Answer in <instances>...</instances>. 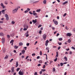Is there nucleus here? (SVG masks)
I'll return each instance as SVG.
<instances>
[{"label": "nucleus", "mask_w": 75, "mask_h": 75, "mask_svg": "<svg viewBox=\"0 0 75 75\" xmlns=\"http://www.w3.org/2000/svg\"><path fill=\"white\" fill-rule=\"evenodd\" d=\"M30 11V9L29 8H28L25 11V13H28V11Z\"/></svg>", "instance_id": "nucleus-5"}, {"label": "nucleus", "mask_w": 75, "mask_h": 75, "mask_svg": "<svg viewBox=\"0 0 75 75\" xmlns=\"http://www.w3.org/2000/svg\"><path fill=\"white\" fill-rule=\"evenodd\" d=\"M48 42H49V41H48V40H47L46 41V42L45 44V45L46 47L47 46V45H48Z\"/></svg>", "instance_id": "nucleus-7"}, {"label": "nucleus", "mask_w": 75, "mask_h": 75, "mask_svg": "<svg viewBox=\"0 0 75 75\" xmlns=\"http://www.w3.org/2000/svg\"><path fill=\"white\" fill-rule=\"evenodd\" d=\"M28 57H29V56H27L26 57V58H25V59H28Z\"/></svg>", "instance_id": "nucleus-58"}, {"label": "nucleus", "mask_w": 75, "mask_h": 75, "mask_svg": "<svg viewBox=\"0 0 75 75\" xmlns=\"http://www.w3.org/2000/svg\"><path fill=\"white\" fill-rule=\"evenodd\" d=\"M42 71H40V74L41 75V74H42Z\"/></svg>", "instance_id": "nucleus-63"}, {"label": "nucleus", "mask_w": 75, "mask_h": 75, "mask_svg": "<svg viewBox=\"0 0 75 75\" xmlns=\"http://www.w3.org/2000/svg\"><path fill=\"white\" fill-rule=\"evenodd\" d=\"M39 63H42V60H40L39 61Z\"/></svg>", "instance_id": "nucleus-36"}, {"label": "nucleus", "mask_w": 75, "mask_h": 75, "mask_svg": "<svg viewBox=\"0 0 75 75\" xmlns=\"http://www.w3.org/2000/svg\"><path fill=\"white\" fill-rule=\"evenodd\" d=\"M41 11V9H38L36 10V12H40Z\"/></svg>", "instance_id": "nucleus-21"}, {"label": "nucleus", "mask_w": 75, "mask_h": 75, "mask_svg": "<svg viewBox=\"0 0 75 75\" xmlns=\"http://www.w3.org/2000/svg\"><path fill=\"white\" fill-rule=\"evenodd\" d=\"M59 41H62V38H59Z\"/></svg>", "instance_id": "nucleus-33"}, {"label": "nucleus", "mask_w": 75, "mask_h": 75, "mask_svg": "<svg viewBox=\"0 0 75 75\" xmlns=\"http://www.w3.org/2000/svg\"><path fill=\"white\" fill-rule=\"evenodd\" d=\"M46 0H44L43 1V3H44V4H46Z\"/></svg>", "instance_id": "nucleus-22"}, {"label": "nucleus", "mask_w": 75, "mask_h": 75, "mask_svg": "<svg viewBox=\"0 0 75 75\" xmlns=\"http://www.w3.org/2000/svg\"><path fill=\"white\" fill-rule=\"evenodd\" d=\"M29 45H30V43H28L26 44L27 46H29Z\"/></svg>", "instance_id": "nucleus-54"}, {"label": "nucleus", "mask_w": 75, "mask_h": 75, "mask_svg": "<svg viewBox=\"0 0 75 75\" xmlns=\"http://www.w3.org/2000/svg\"><path fill=\"white\" fill-rule=\"evenodd\" d=\"M8 57V55H6V56L4 58V59H7V58Z\"/></svg>", "instance_id": "nucleus-17"}, {"label": "nucleus", "mask_w": 75, "mask_h": 75, "mask_svg": "<svg viewBox=\"0 0 75 75\" xmlns=\"http://www.w3.org/2000/svg\"><path fill=\"white\" fill-rule=\"evenodd\" d=\"M67 35L68 37H71L72 35V34L70 33H68L67 34Z\"/></svg>", "instance_id": "nucleus-6"}, {"label": "nucleus", "mask_w": 75, "mask_h": 75, "mask_svg": "<svg viewBox=\"0 0 75 75\" xmlns=\"http://www.w3.org/2000/svg\"><path fill=\"white\" fill-rule=\"evenodd\" d=\"M64 64V63H60V65L61 66H63V64Z\"/></svg>", "instance_id": "nucleus-43"}, {"label": "nucleus", "mask_w": 75, "mask_h": 75, "mask_svg": "<svg viewBox=\"0 0 75 75\" xmlns=\"http://www.w3.org/2000/svg\"><path fill=\"white\" fill-rule=\"evenodd\" d=\"M25 35H26V37H28V36H29V35L28 34V31H27L26 33H25Z\"/></svg>", "instance_id": "nucleus-10"}, {"label": "nucleus", "mask_w": 75, "mask_h": 75, "mask_svg": "<svg viewBox=\"0 0 75 75\" xmlns=\"http://www.w3.org/2000/svg\"><path fill=\"white\" fill-rule=\"evenodd\" d=\"M56 54H57L56 56V57L57 58V57H58V53L57 52H56Z\"/></svg>", "instance_id": "nucleus-20"}, {"label": "nucleus", "mask_w": 75, "mask_h": 75, "mask_svg": "<svg viewBox=\"0 0 75 75\" xmlns=\"http://www.w3.org/2000/svg\"><path fill=\"white\" fill-rule=\"evenodd\" d=\"M5 11V10L4 9H3L1 11V12L3 14H4V12Z\"/></svg>", "instance_id": "nucleus-24"}, {"label": "nucleus", "mask_w": 75, "mask_h": 75, "mask_svg": "<svg viewBox=\"0 0 75 75\" xmlns=\"http://www.w3.org/2000/svg\"><path fill=\"white\" fill-rule=\"evenodd\" d=\"M18 8H16V9H15L13 10L12 11L13 13H16L17 11V10H18Z\"/></svg>", "instance_id": "nucleus-1"}, {"label": "nucleus", "mask_w": 75, "mask_h": 75, "mask_svg": "<svg viewBox=\"0 0 75 75\" xmlns=\"http://www.w3.org/2000/svg\"><path fill=\"white\" fill-rule=\"evenodd\" d=\"M6 49H5L3 50V51L4 53H5V52H6Z\"/></svg>", "instance_id": "nucleus-29"}, {"label": "nucleus", "mask_w": 75, "mask_h": 75, "mask_svg": "<svg viewBox=\"0 0 75 75\" xmlns=\"http://www.w3.org/2000/svg\"><path fill=\"white\" fill-rule=\"evenodd\" d=\"M65 29H66V30H68V28H67V26H66L65 27Z\"/></svg>", "instance_id": "nucleus-62"}, {"label": "nucleus", "mask_w": 75, "mask_h": 75, "mask_svg": "<svg viewBox=\"0 0 75 75\" xmlns=\"http://www.w3.org/2000/svg\"><path fill=\"white\" fill-rule=\"evenodd\" d=\"M19 45H23V43H22V42H20L19 43Z\"/></svg>", "instance_id": "nucleus-31"}, {"label": "nucleus", "mask_w": 75, "mask_h": 75, "mask_svg": "<svg viewBox=\"0 0 75 75\" xmlns=\"http://www.w3.org/2000/svg\"><path fill=\"white\" fill-rule=\"evenodd\" d=\"M53 71H55V68H53Z\"/></svg>", "instance_id": "nucleus-60"}, {"label": "nucleus", "mask_w": 75, "mask_h": 75, "mask_svg": "<svg viewBox=\"0 0 75 75\" xmlns=\"http://www.w3.org/2000/svg\"><path fill=\"white\" fill-rule=\"evenodd\" d=\"M5 16L6 18V20H8V19H9L8 18V16L7 14H6L5 15Z\"/></svg>", "instance_id": "nucleus-3"}, {"label": "nucleus", "mask_w": 75, "mask_h": 75, "mask_svg": "<svg viewBox=\"0 0 75 75\" xmlns=\"http://www.w3.org/2000/svg\"><path fill=\"white\" fill-rule=\"evenodd\" d=\"M32 56H35V53L32 54Z\"/></svg>", "instance_id": "nucleus-46"}, {"label": "nucleus", "mask_w": 75, "mask_h": 75, "mask_svg": "<svg viewBox=\"0 0 75 75\" xmlns=\"http://www.w3.org/2000/svg\"><path fill=\"white\" fill-rule=\"evenodd\" d=\"M13 41H14V40H11V41L10 42V44H11V43H13Z\"/></svg>", "instance_id": "nucleus-38"}, {"label": "nucleus", "mask_w": 75, "mask_h": 75, "mask_svg": "<svg viewBox=\"0 0 75 75\" xmlns=\"http://www.w3.org/2000/svg\"><path fill=\"white\" fill-rule=\"evenodd\" d=\"M67 3H68V1H66L65 2L63 3V5H64L65 4H67Z\"/></svg>", "instance_id": "nucleus-19"}, {"label": "nucleus", "mask_w": 75, "mask_h": 75, "mask_svg": "<svg viewBox=\"0 0 75 75\" xmlns=\"http://www.w3.org/2000/svg\"><path fill=\"white\" fill-rule=\"evenodd\" d=\"M64 59L66 61H67L68 60V59L67 58V57H64Z\"/></svg>", "instance_id": "nucleus-16"}, {"label": "nucleus", "mask_w": 75, "mask_h": 75, "mask_svg": "<svg viewBox=\"0 0 75 75\" xmlns=\"http://www.w3.org/2000/svg\"><path fill=\"white\" fill-rule=\"evenodd\" d=\"M20 68H18L17 69H16V71H19V70H20Z\"/></svg>", "instance_id": "nucleus-35"}, {"label": "nucleus", "mask_w": 75, "mask_h": 75, "mask_svg": "<svg viewBox=\"0 0 75 75\" xmlns=\"http://www.w3.org/2000/svg\"><path fill=\"white\" fill-rule=\"evenodd\" d=\"M33 14L34 16H37V13H33Z\"/></svg>", "instance_id": "nucleus-32"}, {"label": "nucleus", "mask_w": 75, "mask_h": 75, "mask_svg": "<svg viewBox=\"0 0 75 75\" xmlns=\"http://www.w3.org/2000/svg\"><path fill=\"white\" fill-rule=\"evenodd\" d=\"M13 48H14L15 49H16V50L18 48V46H17V45H16L14 46L13 47Z\"/></svg>", "instance_id": "nucleus-12"}, {"label": "nucleus", "mask_w": 75, "mask_h": 75, "mask_svg": "<svg viewBox=\"0 0 75 75\" xmlns=\"http://www.w3.org/2000/svg\"><path fill=\"white\" fill-rule=\"evenodd\" d=\"M25 52V50H22V54H24V53Z\"/></svg>", "instance_id": "nucleus-27"}, {"label": "nucleus", "mask_w": 75, "mask_h": 75, "mask_svg": "<svg viewBox=\"0 0 75 75\" xmlns=\"http://www.w3.org/2000/svg\"><path fill=\"white\" fill-rule=\"evenodd\" d=\"M38 42L37 41H36L35 42V43L34 45H36V44H37V43Z\"/></svg>", "instance_id": "nucleus-53"}, {"label": "nucleus", "mask_w": 75, "mask_h": 75, "mask_svg": "<svg viewBox=\"0 0 75 75\" xmlns=\"http://www.w3.org/2000/svg\"><path fill=\"white\" fill-rule=\"evenodd\" d=\"M40 56H38L37 57V59H39V58H40Z\"/></svg>", "instance_id": "nucleus-64"}, {"label": "nucleus", "mask_w": 75, "mask_h": 75, "mask_svg": "<svg viewBox=\"0 0 75 75\" xmlns=\"http://www.w3.org/2000/svg\"><path fill=\"white\" fill-rule=\"evenodd\" d=\"M3 33H0V36H3Z\"/></svg>", "instance_id": "nucleus-23"}, {"label": "nucleus", "mask_w": 75, "mask_h": 75, "mask_svg": "<svg viewBox=\"0 0 75 75\" xmlns=\"http://www.w3.org/2000/svg\"><path fill=\"white\" fill-rule=\"evenodd\" d=\"M11 70L12 73H13V72H14V67H12L11 68Z\"/></svg>", "instance_id": "nucleus-8"}, {"label": "nucleus", "mask_w": 75, "mask_h": 75, "mask_svg": "<svg viewBox=\"0 0 75 75\" xmlns=\"http://www.w3.org/2000/svg\"><path fill=\"white\" fill-rule=\"evenodd\" d=\"M27 30V28H24L23 29V30L24 31H26V30Z\"/></svg>", "instance_id": "nucleus-47"}, {"label": "nucleus", "mask_w": 75, "mask_h": 75, "mask_svg": "<svg viewBox=\"0 0 75 75\" xmlns=\"http://www.w3.org/2000/svg\"><path fill=\"white\" fill-rule=\"evenodd\" d=\"M73 32H75V28L73 29Z\"/></svg>", "instance_id": "nucleus-59"}, {"label": "nucleus", "mask_w": 75, "mask_h": 75, "mask_svg": "<svg viewBox=\"0 0 75 75\" xmlns=\"http://www.w3.org/2000/svg\"><path fill=\"white\" fill-rule=\"evenodd\" d=\"M72 49H73V50H75V48L74 47H71Z\"/></svg>", "instance_id": "nucleus-52"}, {"label": "nucleus", "mask_w": 75, "mask_h": 75, "mask_svg": "<svg viewBox=\"0 0 75 75\" xmlns=\"http://www.w3.org/2000/svg\"><path fill=\"white\" fill-rule=\"evenodd\" d=\"M32 22L33 23V24H35V23H36L37 22V19H36L35 20H33L32 21Z\"/></svg>", "instance_id": "nucleus-11"}, {"label": "nucleus", "mask_w": 75, "mask_h": 75, "mask_svg": "<svg viewBox=\"0 0 75 75\" xmlns=\"http://www.w3.org/2000/svg\"><path fill=\"white\" fill-rule=\"evenodd\" d=\"M41 71H42V72H44V71H46V70H45V69H42Z\"/></svg>", "instance_id": "nucleus-28"}, {"label": "nucleus", "mask_w": 75, "mask_h": 75, "mask_svg": "<svg viewBox=\"0 0 75 75\" xmlns=\"http://www.w3.org/2000/svg\"><path fill=\"white\" fill-rule=\"evenodd\" d=\"M18 74L20 75H23L24 74V73L23 71H19L18 73Z\"/></svg>", "instance_id": "nucleus-2"}, {"label": "nucleus", "mask_w": 75, "mask_h": 75, "mask_svg": "<svg viewBox=\"0 0 75 75\" xmlns=\"http://www.w3.org/2000/svg\"><path fill=\"white\" fill-rule=\"evenodd\" d=\"M66 15H67V13H64V14L63 15V17H65Z\"/></svg>", "instance_id": "nucleus-44"}, {"label": "nucleus", "mask_w": 75, "mask_h": 75, "mask_svg": "<svg viewBox=\"0 0 75 75\" xmlns=\"http://www.w3.org/2000/svg\"><path fill=\"white\" fill-rule=\"evenodd\" d=\"M57 59H58V58H56L54 59V61L55 62H56L57 61Z\"/></svg>", "instance_id": "nucleus-30"}, {"label": "nucleus", "mask_w": 75, "mask_h": 75, "mask_svg": "<svg viewBox=\"0 0 75 75\" xmlns=\"http://www.w3.org/2000/svg\"><path fill=\"white\" fill-rule=\"evenodd\" d=\"M52 62H53L52 61H51L50 62V63H49L50 64V65H51V63H52Z\"/></svg>", "instance_id": "nucleus-51"}, {"label": "nucleus", "mask_w": 75, "mask_h": 75, "mask_svg": "<svg viewBox=\"0 0 75 75\" xmlns=\"http://www.w3.org/2000/svg\"><path fill=\"white\" fill-rule=\"evenodd\" d=\"M58 44H59V45H61V44H62V43H60L59 42L58 43Z\"/></svg>", "instance_id": "nucleus-41"}, {"label": "nucleus", "mask_w": 75, "mask_h": 75, "mask_svg": "<svg viewBox=\"0 0 75 75\" xmlns=\"http://www.w3.org/2000/svg\"><path fill=\"white\" fill-rule=\"evenodd\" d=\"M15 23V22L14 21H12L11 22V23L12 24H14V23Z\"/></svg>", "instance_id": "nucleus-40"}, {"label": "nucleus", "mask_w": 75, "mask_h": 75, "mask_svg": "<svg viewBox=\"0 0 75 75\" xmlns=\"http://www.w3.org/2000/svg\"><path fill=\"white\" fill-rule=\"evenodd\" d=\"M16 67H17L18 66V62H16Z\"/></svg>", "instance_id": "nucleus-13"}, {"label": "nucleus", "mask_w": 75, "mask_h": 75, "mask_svg": "<svg viewBox=\"0 0 75 75\" xmlns=\"http://www.w3.org/2000/svg\"><path fill=\"white\" fill-rule=\"evenodd\" d=\"M47 37V35H46L44 34L43 35V38L44 39V40H46V38Z\"/></svg>", "instance_id": "nucleus-4"}, {"label": "nucleus", "mask_w": 75, "mask_h": 75, "mask_svg": "<svg viewBox=\"0 0 75 75\" xmlns=\"http://www.w3.org/2000/svg\"><path fill=\"white\" fill-rule=\"evenodd\" d=\"M40 55H42V51H40Z\"/></svg>", "instance_id": "nucleus-25"}, {"label": "nucleus", "mask_w": 75, "mask_h": 75, "mask_svg": "<svg viewBox=\"0 0 75 75\" xmlns=\"http://www.w3.org/2000/svg\"><path fill=\"white\" fill-rule=\"evenodd\" d=\"M14 35V33H12L11 34V37H13Z\"/></svg>", "instance_id": "nucleus-37"}, {"label": "nucleus", "mask_w": 75, "mask_h": 75, "mask_svg": "<svg viewBox=\"0 0 75 75\" xmlns=\"http://www.w3.org/2000/svg\"><path fill=\"white\" fill-rule=\"evenodd\" d=\"M38 1H36L35 2H34L33 1H31V3H33V4H35V3H38Z\"/></svg>", "instance_id": "nucleus-14"}, {"label": "nucleus", "mask_w": 75, "mask_h": 75, "mask_svg": "<svg viewBox=\"0 0 75 75\" xmlns=\"http://www.w3.org/2000/svg\"><path fill=\"white\" fill-rule=\"evenodd\" d=\"M54 24L56 25H57L58 24V21H54Z\"/></svg>", "instance_id": "nucleus-18"}, {"label": "nucleus", "mask_w": 75, "mask_h": 75, "mask_svg": "<svg viewBox=\"0 0 75 75\" xmlns=\"http://www.w3.org/2000/svg\"><path fill=\"white\" fill-rule=\"evenodd\" d=\"M38 67H40L41 66V64H39L38 65Z\"/></svg>", "instance_id": "nucleus-55"}, {"label": "nucleus", "mask_w": 75, "mask_h": 75, "mask_svg": "<svg viewBox=\"0 0 75 75\" xmlns=\"http://www.w3.org/2000/svg\"><path fill=\"white\" fill-rule=\"evenodd\" d=\"M28 25H24V28H28Z\"/></svg>", "instance_id": "nucleus-15"}, {"label": "nucleus", "mask_w": 75, "mask_h": 75, "mask_svg": "<svg viewBox=\"0 0 75 75\" xmlns=\"http://www.w3.org/2000/svg\"><path fill=\"white\" fill-rule=\"evenodd\" d=\"M45 65H44L43 66V69H45Z\"/></svg>", "instance_id": "nucleus-45"}, {"label": "nucleus", "mask_w": 75, "mask_h": 75, "mask_svg": "<svg viewBox=\"0 0 75 75\" xmlns=\"http://www.w3.org/2000/svg\"><path fill=\"white\" fill-rule=\"evenodd\" d=\"M29 13H30V14H33V13H32L31 11H29Z\"/></svg>", "instance_id": "nucleus-57"}, {"label": "nucleus", "mask_w": 75, "mask_h": 75, "mask_svg": "<svg viewBox=\"0 0 75 75\" xmlns=\"http://www.w3.org/2000/svg\"><path fill=\"white\" fill-rule=\"evenodd\" d=\"M46 50H49V47H46Z\"/></svg>", "instance_id": "nucleus-56"}, {"label": "nucleus", "mask_w": 75, "mask_h": 75, "mask_svg": "<svg viewBox=\"0 0 75 75\" xmlns=\"http://www.w3.org/2000/svg\"><path fill=\"white\" fill-rule=\"evenodd\" d=\"M1 6L2 7L4 6V5H3V3H1Z\"/></svg>", "instance_id": "nucleus-50"}, {"label": "nucleus", "mask_w": 75, "mask_h": 75, "mask_svg": "<svg viewBox=\"0 0 75 75\" xmlns=\"http://www.w3.org/2000/svg\"><path fill=\"white\" fill-rule=\"evenodd\" d=\"M2 43H4V42H5V38H2Z\"/></svg>", "instance_id": "nucleus-9"}, {"label": "nucleus", "mask_w": 75, "mask_h": 75, "mask_svg": "<svg viewBox=\"0 0 75 75\" xmlns=\"http://www.w3.org/2000/svg\"><path fill=\"white\" fill-rule=\"evenodd\" d=\"M13 59H12L10 61V62H11L13 61Z\"/></svg>", "instance_id": "nucleus-48"}, {"label": "nucleus", "mask_w": 75, "mask_h": 75, "mask_svg": "<svg viewBox=\"0 0 75 75\" xmlns=\"http://www.w3.org/2000/svg\"><path fill=\"white\" fill-rule=\"evenodd\" d=\"M68 42H69V43H70L71 42V41L70 39H69L68 40Z\"/></svg>", "instance_id": "nucleus-34"}, {"label": "nucleus", "mask_w": 75, "mask_h": 75, "mask_svg": "<svg viewBox=\"0 0 75 75\" xmlns=\"http://www.w3.org/2000/svg\"><path fill=\"white\" fill-rule=\"evenodd\" d=\"M58 35H59V33H58L57 34L56 36H57V37H58Z\"/></svg>", "instance_id": "nucleus-61"}, {"label": "nucleus", "mask_w": 75, "mask_h": 75, "mask_svg": "<svg viewBox=\"0 0 75 75\" xmlns=\"http://www.w3.org/2000/svg\"><path fill=\"white\" fill-rule=\"evenodd\" d=\"M42 26V25H39V26L38 27V28H40V27H41Z\"/></svg>", "instance_id": "nucleus-39"}, {"label": "nucleus", "mask_w": 75, "mask_h": 75, "mask_svg": "<svg viewBox=\"0 0 75 75\" xmlns=\"http://www.w3.org/2000/svg\"><path fill=\"white\" fill-rule=\"evenodd\" d=\"M42 33V31L41 30H40L39 32V34H41Z\"/></svg>", "instance_id": "nucleus-49"}, {"label": "nucleus", "mask_w": 75, "mask_h": 75, "mask_svg": "<svg viewBox=\"0 0 75 75\" xmlns=\"http://www.w3.org/2000/svg\"><path fill=\"white\" fill-rule=\"evenodd\" d=\"M34 75H38V74H37V72H36L35 73Z\"/></svg>", "instance_id": "nucleus-42"}, {"label": "nucleus", "mask_w": 75, "mask_h": 75, "mask_svg": "<svg viewBox=\"0 0 75 75\" xmlns=\"http://www.w3.org/2000/svg\"><path fill=\"white\" fill-rule=\"evenodd\" d=\"M4 3H5V4L7 5V4H8V3L7 2V1H5Z\"/></svg>", "instance_id": "nucleus-26"}]
</instances>
